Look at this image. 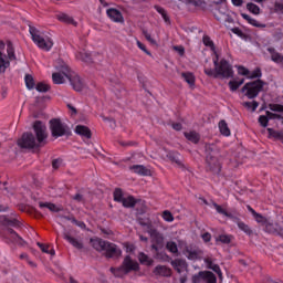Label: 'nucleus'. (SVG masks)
Here are the masks:
<instances>
[{
    "instance_id": "0e129e2a",
    "label": "nucleus",
    "mask_w": 283,
    "mask_h": 283,
    "mask_svg": "<svg viewBox=\"0 0 283 283\" xmlns=\"http://www.w3.org/2000/svg\"><path fill=\"white\" fill-rule=\"evenodd\" d=\"M231 32H233V34H237V36H244V33L242 32V30H240V28H233L231 29Z\"/></svg>"
},
{
    "instance_id": "f3484780",
    "label": "nucleus",
    "mask_w": 283,
    "mask_h": 283,
    "mask_svg": "<svg viewBox=\"0 0 283 283\" xmlns=\"http://www.w3.org/2000/svg\"><path fill=\"white\" fill-rule=\"evenodd\" d=\"M64 240H67V242L70 244H72V247H74V249H77L78 251H81V249H83V241L73 238L72 235H70V233H64L63 234Z\"/></svg>"
},
{
    "instance_id": "f8f14e48",
    "label": "nucleus",
    "mask_w": 283,
    "mask_h": 283,
    "mask_svg": "<svg viewBox=\"0 0 283 283\" xmlns=\"http://www.w3.org/2000/svg\"><path fill=\"white\" fill-rule=\"evenodd\" d=\"M167 158L170 161L175 163V165H177L179 169H185V163L182 161V157L180 156V154L176 151H170L167 154Z\"/></svg>"
},
{
    "instance_id": "37998d69",
    "label": "nucleus",
    "mask_w": 283,
    "mask_h": 283,
    "mask_svg": "<svg viewBox=\"0 0 283 283\" xmlns=\"http://www.w3.org/2000/svg\"><path fill=\"white\" fill-rule=\"evenodd\" d=\"M242 105H243V107H245L247 109H252V112H255V109H258V107H260V103H258L256 101H253V102H243Z\"/></svg>"
},
{
    "instance_id": "aec40b11",
    "label": "nucleus",
    "mask_w": 283,
    "mask_h": 283,
    "mask_svg": "<svg viewBox=\"0 0 283 283\" xmlns=\"http://www.w3.org/2000/svg\"><path fill=\"white\" fill-rule=\"evenodd\" d=\"M137 260L139 261V264H143L144 266L154 265V259L149 258V255L145 254V252H139Z\"/></svg>"
},
{
    "instance_id": "a878e982",
    "label": "nucleus",
    "mask_w": 283,
    "mask_h": 283,
    "mask_svg": "<svg viewBox=\"0 0 283 283\" xmlns=\"http://www.w3.org/2000/svg\"><path fill=\"white\" fill-rule=\"evenodd\" d=\"M241 17L244 19V21L249 22L250 25H253L254 28H266V24L260 23L258 20L251 18V15L247 13H241Z\"/></svg>"
},
{
    "instance_id": "6e6d98bb",
    "label": "nucleus",
    "mask_w": 283,
    "mask_h": 283,
    "mask_svg": "<svg viewBox=\"0 0 283 283\" xmlns=\"http://www.w3.org/2000/svg\"><path fill=\"white\" fill-rule=\"evenodd\" d=\"M143 34H144L146 41H148V43L150 45H156V40H154V38H151V34L149 32L143 31Z\"/></svg>"
},
{
    "instance_id": "423d86ee",
    "label": "nucleus",
    "mask_w": 283,
    "mask_h": 283,
    "mask_svg": "<svg viewBox=\"0 0 283 283\" xmlns=\"http://www.w3.org/2000/svg\"><path fill=\"white\" fill-rule=\"evenodd\" d=\"M266 85V82L262 80H256L252 82H248L243 85L241 88V92L250 101H253V98H258L260 96V92L264 90V86Z\"/></svg>"
},
{
    "instance_id": "f03ea898",
    "label": "nucleus",
    "mask_w": 283,
    "mask_h": 283,
    "mask_svg": "<svg viewBox=\"0 0 283 283\" xmlns=\"http://www.w3.org/2000/svg\"><path fill=\"white\" fill-rule=\"evenodd\" d=\"M214 69L205 67L203 72L212 78H233V66L226 59L220 60V55L216 53L213 59Z\"/></svg>"
},
{
    "instance_id": "052dcab7",
    "label": "nucleus",
    "mask_w": 283,
    "mask_h": 283,
    "mask_svg": "<svg viewBox=\"0 0 283 283\" xmlns=\"http://www.w3.org/2000/svg\"><path fill=\"white\" fill-rule=\"evenodd\" d=\"M175 52H178L179 56H185V46L182 45H177L174 46Z\"/></svg>"
},
{
    "instance_id": "49530a36",
    "label": "nucleus",
    "mask_w": 283,
    "mask_h": 283,
    "mask_svg": "<svg viewBox=\"0 0 283 283\" xmlns=\"http://www.w3.org/2000/svg\"><path fill=\"white\" fill-rule=\"evenodd\" d=\"M125 198L123 197V190L120 188H116L114 191V200L115 202H123Z\"/></svg>"
},
{
    "instance_id": "c85d7f7f",
    "label": "nucleus",
    "mask_w": 283,
    "mask_h": 283,
    "mask_svg": "<svg viewBox=\"0 0 283 283\" xmlns=\"http://www.w3.org/2000/svg\"><path fill=\"white\" fill-rule=\"evenodd\" d=\"M219 129L222 136H231V129H229V125L227 124V120L221 119L219 122Z\"/></svg>"
},
{
    "instance_id": "9b49d317",
    "label": "nucleus",
    "mask_w": 283,
    "mask_h": 283,
    "mask_svg": "<svg viewBox=\"0 0 283 283\" xmlns=\"http://www.w3.org/2000/svg\"><path fill=\"white\" fill-rule=\"evenodd\" d=\"M0 50H6V43L0 41ZM10 67V61L0 51V74H4L6 70Z\"/></svg>"
},
{
    "instance_id": "864d4df0",
    "label": "nucleus",
    "mask_w": 283,
    "mask_h": 283,
    "mask_svg": "<svg viewBox=\"0 0 283 283\" xmlns=\"http://www.w3.org/2000/svg\"><path fill=\"white\" fill-rule=\"evenodd\" d=\"M163 218L166 222H174V214L169 210L163 212Z\"/></svg>"
},
{
    "instance_id": "680f3d73",
    "label": "nucleus",
    "mask_w": 283,
    "mask_h": 283,
    "mask_svg": "<svg viewBox=\"0 0 283 283\" xmlns=\"http://www.w3.org/2000/svg\"><path fill=\"white\" fill-rule=\"evenodd\" d=\"M274 12H280L281 14H283V3L275 2L274 3Z\"/></svg>"
},
{
    "instance_id": "3c124183",
    "label": "nucleus",
    "mask_w": 283,
    "mask_h": 283,
    "mask_svg": "<svg viewBox=\"0 0 283 283\" xmlns=\"http://www.w3.org/2000/svg\"><path fill=\"white\" fill-rule=\"evenodd\" d=\"M35 88L38 92H50V85H48L43 82L38 83Z\"/></svg>"
},
{
    "instance_id": "393cba45",
    "label": "nucleus",
    "mask_w": 283,
    "mask_h": 283,
    "mask_svg": "<svg viewBox=\"0 0 283 283\" xmlns=\"http://www.w3.org/2000/svg\"><path fill=\"white\" fill-rule=\"evenodd\" d=\"M184 136L185 138H187V140L193 143L195 145H198V143H200V134H198L196 130L184 133Z\"/></svg>"
},
{
    "instance_id": "5fc2aeb1",
    "label": "nucleus",
    "mask_w": 283,
    "mask_h": 283,
    "mask_svg": "<svg viewBox=\"0 0 283 283\" xmlns=\"http://www.w3.org/2000/svg\"><path fill=\"white\" fill-rule=\"evenodd\" d=\"M9 233L11 234V238L15 240V242H19V244H23V239L19 237V234L14 230L9 229Z\"/></svg>"
},
{
    "instance_id": "9d476101",
    "label": "nucleus",
    "mask_w": 283,
    "mask_h": 283,
    "mask_svg": "<svg viewBox=\"0 0 283 283\" xmlns=\"http://www.w3.org/2000/svg\"><path fill=\"white\" fill-rule=\"evenodd\" d=\"M184 253L186 258H188V260H200L202 255V250L188 245L185 248Z\"/></svg>"
},
{
    "instance_id": "774afa93",
    "label": "nucleus",
    "mask_w": 283,
    "mask_h": 283,
    "mask_svg": "<svg viewBox=\"0 0 283 283\" xmlns=\"http://www.w3.org/2000/svg\"><path fill=\"white\" fill-rule=\"evenodd\" d=\"M208 283H217L216 274H209Z\"/></svg>"
},
{
    "instance_id": "5701e85b",
    "label": "nucleus",
    "mask_w": 283,
    "mask_h": 283,
    "mask_svg": "<svg viewBox=\"0 0 283 283\" xmlns=\"http://www.w3.org/2000/svg\"><path fill=\"white\" fill-rule=\"evenodd\" d=\"M75 133L78 134V136H84V138H92V130L87 126L77 125L75 127Z\"/></svg>"
},
{
    "instance_id": "6ab92c4d",
    "label": "nucleus",
    "mask_w": 283,
    "mask_h": 283,
    "mask_svg": "<svg viewBox=\"0 0 283 283\" xmlns=\"http://www.w3.org/2000/svg\"><path fill=\"white\" fill-rule=\"evenodd\" d=\"M171 266L177 271V273H182V271H186L187 269V261L176 259L175 261H171Z\"/></svg>"
},
{
    "instance_id": "58836bf2",
    "label": "nucleus",
    "mask_w": 283,
    "mask_h": 283,
    "mask_svg": "<svg viewBox=\"0 0 283 283\" xmlns=\"http://www.w3.org/2000/svg\"><path fill=\"white\" fill-rule=\"evenodd\" d=\"M76 57L84 63H92V54L87 52H80Z\"/></svg>"
},
{
    "instance_id": "338daca9",
    "label": "nucleus",
    "mask_w": 283,
    "mask_h": 283,
    "mask_svg": "<svg viewBox=\"0 0 283 283\" xmlns=\"http://www.w3.org/2000/svg\"><path fill=\"white\" fill-rule=\"evenodd\" d=\"M205 262L209 269H212V266H216V264H213V261L211 260V258H206Z\"/></svg>"
},
{
    "instance_id": "b1692460",
    "label": "nucleus",
    "mask_w": 283,
    "mask_h": 283,
    "mask_svg": "<svg viewBox=\"0 0 283 283\" xmlns=\"http://www.w3.org/2000/svg\"><path fill=\"white\" fill-rule=\"evenodd\" d=\"M29 32L31 34L33 43L38 44L40 40L43 39V35H41V31L36 29V27H29Z\"/></svg>"
},
{
    "instance_id": "4c0bfd02",
    "label": "nucleus",
    "mask_w": 283,
    "mask_h": 283,
    "mask_svg": "<svg viewBox=\"0 0 283 283\" xmlns=\"http://www.w3.org/2000/svg\"><path fill=\"white\" fill-rule=\"evenodd\" d=\"M238 227L241 231H243V233H247V235H253V230H251L249 224H247L242 221H238Z\"/></svg>"
},
{
    "instance_id": "412c9836",
    "label": "nucleus",
    "mask_w": 283,
    "mask_h": 283,
    "mask_svg": "<svg viewBox=\"0 0 283 283\" xmlns=\"http://www.w3.org/2000/svg\"><path fill=\"white\" fill-rule=\"evenodd\" d=\"M56 19L57 21H61V23H66L69 25H78L77 22L74 21V18L67 15V13H60V14H56Z\"/></svg>"
},
{
    "instance_id": "473e14b6",
    "label": "nucleus",
    "mask_w": 283,
    "mask_h": 283,
    "mask_svg": "<svg viewBox=\"0 0 283 283\" xmlns=\"http://www.w3.org/2000/svg\"><path fill=\"white\" fill-rule=\"evenodd\" d=\"M36 244L39 249H41L42 253H48L49 255H52V256L56 255V251H54V249L50 250V245H45L41 242H38Z\"/></svg>"
},
{
    "instance_id": "4be33fe9",
    "label": "nucleus",
    "mask_w": 283,
    "mask_h": 283,
    "mask_svg": "<svg viewBox=\"0 0 283 283\" xmlns=\"http://www.w3.org/2000/svg\"><path fill=\"white\" fill-rule=\"evenodd\" d=\"M209 275H213V272H199L192 276V283H200L202 280L209 283Z\"/></svg>"
},
{
    "instance_id": "f704fd0d",
    "label": "nucleus",
    "mask_w": 283,
    "mask_h": 283,
    "mask_svg": "<svg viewBox=\"0 0 283 283\" xmlns=\"http://www.w3.org/2000/svg\"><path fill=\"white\" fill-rule=\"evenodd\" d=\"M7 53L9 61H17V55H14V46L10 41L7 43Z\"/></svg>"
},
{
    "instance_id": "13d9d810",
    "label": "nucleus",
    "mask_w": 283,
    "mask_h": 283,
    "mask_svg": "<svg viewBox=\"0 0 283 283\" xmlns=\"http://www.w3.org/2000/svg\"><path fill=\"white\" fill-rule=\"evenodd\" d=\"M137 45L139 48V50H142L143 52H145V54H147L148 56H151V52H149L147 50V46H145V44H143V42L137 41Z\"/></svg>"
},
{
    "instance_id": "39448f33",
    "label": "nucleus",
    "mask_w": 283,
    "mask_h": 283,
    "mask_svg": "<svg viewBox=\"0 0 283 283\" xmlns=\"http://www.w3.org/2000/svg\"><path fill=\"white\" fill-rule=\"evenodd\" d=\"M109 271L115 277H125V275H129L132 272L136 273L140 271V264L129 255H126L120 266L111 268Z\"/></svg>"
},
{
    "instance_id": "7c9ffc66",
    "label": "nucleus",
    "mask_w": 283,
    "mask_h": 283,
    "mask_svg": "<svg viewBox=\"0 0 283 283\" xmlns=\"http://www.w3.org/2000/svg\"><path fill=\"white\" fill-rule=\"evenodd\" d=\"M182 78L190 85V87H193L196 85V76H193V73L186 72L181 73Z\"/></svg>"
},
{
    "instance_id": "72a5a7b5",
    "label": "nucleus",
    "mask_w": 283,
    "mask_h": 283,
    "mask_svg": "<svg viewBox=\"0 0 283 283\" xmlns=\"http://www.w3.org/2000/svg\"><path fill=\"white\" fill-rule=\"evenodd\" d=\"M232 240H233V235L231 234H220L217 238V242H221V244H231Z\"/></svg>"
},
{
    "instance_id": "2eb2a0df",
    "label": "nucleus",
    "mask_w": 283,
    "mask_h": 283,
    "mask_svg": "<svg viewBox=\"0 0 283 283\" xmlns=\"http://www.w3.org/2000/svg\"><path fill=\"white\" fill-rule=\"evenodd\" d=\"M63 65H65L64 62H62L61 65L57 66V70H60L61 73L52 74V80L55 85H62V83H65V74H63V70H61V67H63Z\"/></svg>"
},
{
    "instance_id": "2f4dec72",
    "label": "nucleus",
    "mask_w": 283,
    "mask_h": 283,
    "mask_svg": "<svg viewBox=\"0 0 283 283\" xmlns=\"http://www.w3.org/2000/svg\"><path fill=\"white\" fill-rule=\"evenodd\" d=\"M212 207H214L216 211L221 216H226V218H233L231 212H228L227 210H224V208H222V206L216 203L214 201H212Z\"/></svg>"
},
{
    "instance_id": "7ed1b4c3",
    "label": "nucleus",
    "mask_w": 283,
    "mask_h": 283,
    "mask_svg": "<svg viewBox=\"0 0 283 283\" xmlns=\"http://www.w3.org/2000/svg\"><path fill=\"white\" fill-rule=\"evenodd\" d=\"M91 244L95 251L103 253L106 260H118L123 255V250L116 243L105 241L101 238L91 239Z\"/></svg>"
},
{
    "instance_id": "e2e57ef3",
    "label": "nucleus",
    "mask_w": 283,
    "mask_h": 283,
    "mask_svg": "<svg viewBox=\"0 0 283 283\" xmlns=\"http://www.w3.org/2000/svg\"><path fill=\"white\" fill-rule=\"evenodd\" d=\"M61 163H63L62 159H54V160L52 161V167H53V169H59V167H61Z\"/></svg>"
},
{
    "instance_id": "a211bd4d",
    "label": "nucleus",
    "mask_w": 283,
    "mask_h": 283,
    "mask_svg": "<svg viewBox=\"0 0 283 283\" xmlns=\"http://www.w3.org/2000/svg\"><path fill=\"white\" fill-rule=\"evenodd\" d=\"M40 50H44L45 52H50L52 50V46L54 45V42L50 38L46 40L42 38L38 43L35 44Z\"/></svg>"
},
{
    "instance_id": "a19ab883",
    "label": "nucleus",
    "mask_w": 283,
    "mask_h": 283,
    "mask_svg": "<svg viewBox=\"0 0 283 283\" xmlns=\"http://www.w3.org/2000/svg\"><path fill=\"white\" fill-rule=\"evenodd\" d=\"M166 249L170 253L178 254V244L176 242H174V241H168L166 243Z\"/></svg>"
},
{
    "instance_id": "ea45409f",
    "label": "nucleus",
    "mask_w": 283,
    "mask_h": 283,
    "mask_svg": "<svg viewBox=\"0 0 283 283\" xmlns=\"http://www.w3.org/2000/svg\"><path fill=\"white\" fill-rule=\"evenodd\" d=\"M122 205L126 208L136 207V199H134V197L124 198V200H122Z\"/></svg>"
},
{
    "instance_id": "bb28decb",
    "label": "nucleus",
    "mask_w": 283,
    "mask_h": 283,
    "mask_svg": "<svg viewBox=\"0 0 283 283\" xmlns=\"http://www.w3.org/2000/svg\"><path fill=\"white\" fill-rule=\"evenodd\" d=\"M130 170L134 171V174H139V176H149V169L143 165L130 166Z\"/></svg>"
},
{
    "instance_id": "4468645a",
    "label": "nucleus",
    "mask_w": 283,
    "mask_h": 283,
    "mask_svg": "<svg viewBox=\"0 0 283 283\" xmlns=\"http://www.w3.org/2000/svg\"><path fill=\"white\" fill-rule=\"evenodd\" d=\"M153 273L154 275H160L161 277H171V269L166 265H157Z\"/></svg>"
},
{
    "instance_id": "ddd939ff",
    "label": "nucleus",
    "mask_w": 283,
    "mask_h": 283,
    "mask_svg": "<svg viewBox=\"0 0 283 283\" xmlns=\"http://www.w3.org/2000/svg\"><path fill=\"white\" fill-rule=\"evenodd\" d=\"M106 14L109 17V19H112V21H115L116 23H123L124 21L123 13H120L118 9H108Z\"/></svg>"
},
{
    "instance_id": "8fccbe9b",
    "label": "nucleus",
    "mask_w": 283,
    "mask_h": 283,
    "mask_svg": "<svg viewBox=\"0 0 283 283\" xmlns=\"http://www.w3.org/2000/svg\"><path fill=\"white\" fill-rule=\"evenodd\" d=\"M265 114H266L269 120H280L283 118L282 115H280L277 113H272L271 111H266Z\"/></svg>"
},
{
    "instance_id": "f257e3e1",
    "label": "nucleus",
    "mask_w": 283,
    "mask_h": 283,
    "mask_svg": "<svg viewBox=\"0 0 283 283\" xmlns=\"http://www.w3.org/2000/svg\"><path fill=\"white\" fill-rule=\"evenodd\" d=\"M33 130L36 137L32 133H24L18 140L21 149H39V147H45L48 145V127L41 120H35Z\"/></svg>"
},
{
    "instance_id": "dca6fc26",
    "label": "nucleus",
    "mask_w": 283,
    "mask_h": 283,
    "mask_svg": "<svg viewBox=\"0 0 283 283\" xmlns=\"http://www.w3.org/2000/svg\"><path fill=\"white\" fill-rule=\"evenodd\" d=\"M264 229H265L266 233H276L277 235H282V233H283V229H282V227H280V224L271 223L269 221L264 226Z\"/></svg>"
},
{
    "instance_id": "cd10ccee",
    "label": "nucleus",
    "mask_w": 283,
    "mask_h": 283,
    "mask_svg": "<svg viewBox=\"0 0 283 283\" xmlns=\"http://www.w3.org/2000/svg\"><path fill=\"white\" fill-rule=\"evenodd\" d=\"M268 52H270L271 60L274 63H283V55L281 53H277V51H275V49L270 48V49H268Z\"/></svg>"
},
{
    "instance_id": "603ef678",
    "label": "nucleus",
    "mask_w": 283,
    "mask_h": 283,
    "mask_svg": "<svg viewBox=\"0 0 283 283\" xmlns=\"http://www.w3.org/2000/svg\"><path fill=\"white\" fill-rule=\"evenodd\" d=\"M259 123L261 127H269V116L268 115H261L259 117Z\"/></svg>"
},
{
    "instance_id": "c03bdc74",
    "label": "nucleus",
    "mask_w": 283,
    "mask_h": 283,
    "mask_svg": "<svg viewBox=\"0 0 283 283\" xmlns=\"http://www.w3.org/2000/svg\"><path fill=\"white\" fill-rule=\"evenodd\" d=\"M247 10H249V12H251L252 14H260V7L253 2H249L247 4Z\"/></svg>"
},
{
    "instance_id": "20e7f679",
    "label": "nucleus",
    "mask_w": 283,
    "mask_h": 283,
    "mask_svg": "<svg viewBox=\"0 0 283 283\" xmlns=\"http://www.w3.org/2000/svg\"><path fill=\"white\" fill-rule=\"evenodd\" d=\"M206 169L212 174H218L222 169L220 147L216 144H206Z\"/></svg>"
},
{
    "instance_id": "1a4fd4ad",
    "label": "nucleus",
    "mask_w": 283,
    "mask_h": 283,
    "mask_svg": "<svg viewBox=\"0 0 283 283\" xmlns=\"http://www.w3.org/2000/svg\"><path fill=\"white\" fill-rule=\"evenodd\" d=\"M148 233L150 235V240L153 242L151 249L153 251H158L163 244H165V237L154 227H149Z\"/></svg>"
},
{
    "instance_id": "c756f323",
    "label": "nucleus",
    "mask_w": 283,
    "mask_h": 283,
    "mask_svg": "<svg viewBox=\"0 0 283 283\" xmlns=\"http://www.w3.org/2000/svg\"><path fill=\"white\" fill-rule=\"evenodd\" d=\"M202 42H203V45H206V48H210L214 56L216 54H218V51H216V44L211 41V38L209 35H203Z\"/></svg>"
},
{
    "instance_id": "c9c22d12",
    "label": "nucleus",
    "mask_w": 283,
    "mask_h": 283,
    "mask_svg": "<svg viewBox=\"0 0 283 283\" xmlns=\"http://www.w3.org/2000/svg\"><path fill=\"white\" fill-rule=\"evenodd\" d=\"M230 91L231 92H238V90L240 88V85H244V78H242L241 81H230L228 83Z\"/></svg>"
},
{
    "instance_id": "e433bc0d",
    "label": "nucleus",
    "mask_w": 283,
    "mask_h": 283,
    "mask_svg": "<svg viewBox=\"0 0 283 283\" xmlns=\"http://www.w3.org/2000/svg\"><path fill=\"white\" fill-rule=\"evenodd\" d=\"M40 208H41V209H49V211H53V212H55V213H59V211H61V209L57 208L56 205H54V203H48V202H45V203L40 202Z\"/></svg>"
},
{
    "instance_id": "6e6552de",
    "label": "nucleus",
    "mask_w": 283,
    "mask_h": 283,
    "mask_svg": "<svg viewBox=\"0 0 283 283\" xmlns=\"http://www.w3.org/2000/svg\"><path fill=\"white\" fill-rule=\"evenodd\" d=\"M62 74H64L65 78H67L73 87V90H75V92H82L84 84H83V80H81V76H78L77 74H74L70 71V66H67V64H64L62 67Z\"/></svg>"
},
{
    "instance_id": "79ce46f5",
    "label": "nucleus",
    "mask_w": 283,
    "mask_h": 283,
    "mask_svg": "<svg viewBox=\"0 0 283 283\" xmlns=\"http://www.w3.org/2000/svg\"><path fill=\"white\" fill-rule=\"evenodd\" d=\"M248 78L250 80L258 78V81H260V78H262V70L260 67H256L254 71L252 72L250 71Z\"/></svg>"
},
{
    "instance_id": "a18cd8bd",
    "label": "nucleus",
    "mask_w": 283,
    "mask_h": 283,
    "mask_svg": "<svg viewBox=\"0 0 283 283\" xmlns=\"http://www.w3.org/2000/svg\"><path fill=\"white\" fill-rule=\"evenodd\" d=\"M24 81L28 90H34L35 84H34V77H32V75L27 74Z\"/></svg>"
},
{
    "instance_id": "0eeeda50",
    "label": "nucleus",
    "mask_w": 283,
    "mask_h": 283,
    "mask_svg": "<svg viewBox=\"0 0 283 283\" xmlns=\"http://www.w3.org/2000/svg\"><path fill=\"white\" fill-rule=\"evenodd\" d=\"M51 136L53 138H61L63 136H72V130L70 126L61 122L60 118H53L49 122Z\"/></svg>"
},
{
    "instance_id": "09e8293b",
    "label": "nucleus",
    "mask_w": 283,
    "mask_h": 283,
    "mask_svg": "<svg viewBox=\"0 0 283 283\" xmlns=\"http://www.w3.org/2000/svg\"><path fill=\"white\" fill-rule=\"evenodd\" d=\"M269 109L271 112H277L279 114H283V105L282 104H269Z\"/></svg>"
},
{
    "instance_id": "69168bd1",
    "label": "nucleus",
    "mask_w": 283,
    "mask_h": 283,
    "mask_svg": "<svg viewBox=\"0 0 283 283\" xmlns=\"http://www.w3.org/2000/svg\"><path fill=\"white\" fill-rule=\"evenodd\" d=\"M203 242H211V233L206 232L201 235Z\"/></svg>"
},
{
    "instance_id": "bf43d9fd",
    "label": "nucleus",
    "mask_w": 283,
    "mask_h": 283,
    "mask_svg": "<svg viewBox=\"0 0 283 283\" xmlns=\"http://www.w3.org/2000/svg\"><path fill=\"white\" fill-rule=\"evenodd\" d=\"M211 270L219 275L220 280H222V270H220V265L214 264Z\"/></svg>"
},
{
    "instance_id": "de8ad7c7",
    "label": "nucleus",
    "mask_w": 283,
    "mask_h": 283,
    "mask_svg": "<svg viewBox=\"0 0 283 283\" xmlns=\"http://www.w3.org/2000/svg\"><path fill=\"white\" fill-rule=\"evenodd\" d=\"M254 220H256V222L259 224H262V227H264L266 224V222H269V219H266L264 216L260 214V213H255L254 214Z\"/></svg>"
},
{
    "instance_id": "4d7b16f0",
    "label": "nucleus",
    "mask_w": 283,
    "mask_h": 283,
    "mask_svg": "<svg viewBox=\"0 0 283 283\" xmlns=\"http://www.w3.org/2000/svg\"><path fill=\"white\" fill-rule=\"evenodd\" d=\"M238 73H239L241 76H248V77H249L250 71H249V69H247V67H244V66H239V67H238Z\"/></svg>"
}]
</instances>
